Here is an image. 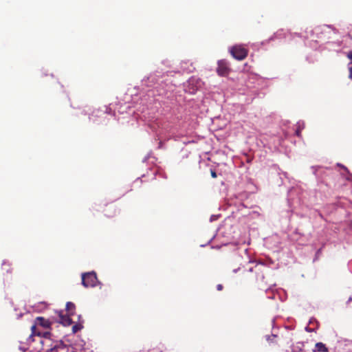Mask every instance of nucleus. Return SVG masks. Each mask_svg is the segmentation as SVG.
I'll return each mask as SVG.
<instances>
[{
  "label": "nucleus",
  "instance_id": "nucleus-15",
  "mask_svg": "<svg viewBox=\"0 0 352 352\" xmlns=\"http://www.w3.org/2000/svg\"><path fill=\"white\" fill-rule=\"evenodd\" d=\"M210 174H211L212 177H213V178H216L217 177V173L215 172L214 170L211 169Z\"/></svg>",
  "mask_w": 352,
  "mask_h": 352
},
{
  "label": "nucleus",
  "instance_id": "nucleus-13",
  "mask_svg": "<svg viewBox=\"0 0 352 352\" xmlns=\"http://www.w3.org/2000/svg\"><path fill=\"white\" fill-rule=\"evenodd\" d=\"M82 327H83V326L82 325V324H80V323L76 324L72 327V332L74 333H76L78 331L81 330L82 329Z\"/></svg>",
  "mask_w": 352,
  "mask_h": 352
},
{
  "label": "nucleus",
  "instance_id": "nucleus-12",
  "mask_svg": "<svg viewBox=\"0 0 352 352\" xmlns=\"http://www.w3.org/2000/svg\"><path fill=\"white\" fill-rule=\"evenodd\" d=\"M110 208L112 209L111 212H108L106 209L102 210V212L104 213V215L107 217H111L116 214V208L114 206H111Z\"/></svg>",
  "mask_w": 352,
  "mask_h": 352
},
{
  "label": "nucleus",
  "instance_id": "nucleus-18",
  "mask_svg": "<svg viewBox=\"0 0 352 352\" xmlns=\"http://www.w3.org/2000/svg\"><path fill=\"white\" fill-rule=\"evenodd\" d=\"M349 78L350 79H352V66H351V67H349Z\"/></svg>",
  "mask_w": 352,
  "mask_h": 352
},
{
  "label": "nucleus",
  "instance_id": "nucleus-4",
  "mask_svg": "<svg viewBox=\"0 0 352 352\" xmlns=\"http://www.w3.org/2000/svg\"><path fill=\"white\" fill-rule=\"evenodd\" d=\"M266 270V267L263 265H256L254 267L250 269V272H252L256 275V280L261 283V286L263 288L265 287L263 286V283H264L265 279V272L264 270Z\"/></svg>",
  "mask_w": 352,
  "mask_h": 352
},
{
  "label": "nucleus",
  "instance_id": "nucleus-16",
  "mask_svg": "<svg viewBox=\"0 0 352 352\" xmlns=\"http://www.w3.org/2000/svg\"><path fill=\"white\" fill-rule=\"evenodd\" d=\"M338 166L341 167L342 168H343L346 172L349 173L347 168L346 166H344V165H342L341 164H338Z\"/></svg>",
  "mask_w": 352,
  "mask_h": 352
},
{
  "label": "nucleus",
  "instance_id": "nucleus-3",
  "mask_svg": "<svg viewBox=\"0 0 352 352\" xmlns=\"http://www.w3.org/2000/svg\"><path fill=\"white\" fill-rule=\"evenodd\" d=\"M230 54L235 59L242 60L247 57L248 50L241 45H234L230 49Z\"/></svg>",
  "mask_w": 352,
  "mask_h": 352
},
{
  "label": "nucleus",
  "instance_id": "nucleus-20",
  "mask_svg": "<svg viewBox=\"0 0 352 352\" xmlns=\"http://www.w3.org/2000/svg\"><path fill=\"white\" fill-rule=\"evenodd\" d=\"M347 57L352 60V51H349L347 54Z\"/></svg>",
  "mask_w": 352,
  "mask_h": 352
},
{
  "label": "nucleus",
  "instance_id": "nucleus-6",
  "mask_svg": "<svg viewBox=\"0 0 352 352\" xmlns=\"http://www.w3.org/2000/svg\"><path fill=\"white\" fill-rule=\"evenodd\" d=\"M49 347L48 352H58L60 349H64L65 347V344L61 340L56 342L54 344L51 342Z\"/></svg>",
  "mask_w": 352,
  "mask_h": 352
},
{
  "label": "nucleus",
  "instance_id": "nucleus-23",
  "mask_svg": "<svg viewBox=\"0 0 352 352\" xmlns=\"http://www.w3.org/2000/svg\"><path fill=\"white\" fill-rule=\"evenodd\" d=\"M272 337L273 338H275L276 336L275 335H272Z\"/></svg>",
  "mask_w": 352,
  "mask_h": 352
},
{
  "label": "nucleus",
  "instance_id": "nucleus-10",
  "mask_svg": "<svg viewBox=\"0 0 352 352\" xmlns=\"http://www.w3.org/2000/svg\"><path fill=\"white\" fill-rule=\"evenodd\" d=\"M76 306L72 302H67L66 304V310L68 312L69 315L74 314V312L75 311Z\"/></svg>",
  "mask_w": 352,
  "mask_h": 352
},
{
  "label": "nucleus",
  "instance_id": "nucleus-1",
  "mask_svg": "<svg viewBox=\"0 0 352 352\" xmlns=\"http://www.w3.org/2000/svg\"><path fill=\"white\" fill-rule=\"evenodd\" d=\"M98 278L94 272H87L82 274V284L85 287H93L96 286Z\"/></svg>",
  "mask_w": 352,
  "mask_h": 352
},
{
  "label": "nucleus",
  "instance_id": "nucleus-5",
  "mask_svg": "<svg viewBox=\"0 0 352 352\" xmlns=\"http://www.w3.org/2000/svg\"><path fill=\"white\" fill-rule=\"evenodd\" d=\"M230 71V69L228 67V64L226 60H221L218 62L217 72L219 76H226L229 74Z\"/></svg>",
  "mask_w": 352,
  "mask_h": 352
},
{
  "label": "nucleus",
  "instance_id": "nucleus-17",
  "mask_svg": "<svg viewBox=\"0 0 352 352\" xmlns=\"http://www.w3.org/2000/svg\"><path fill=\"white\" fill-rule=\"evenodd\" d=\"M338 166L341 167L342 168H343L346 172L349 173L347 168L346 166H344V165H342L341 164H338Z\"/></svg>",
  "mask_w": 352,
  "mask_h": 352
},
{
  "label": "nucleus",
  "instance_id": "nucleus-9",
  "mask_svg": "<svg viewBox=\"0 0 352 352\" xmlns=\"http://www.w3.org/2000/svg\"><path fill=\"white\" fill-rule=\"evenodd\" d=\"M188 63L186 61H184L182 63V68L184 71H186V72L191 73L193 72L195 69V67L192 65V63H190V66H187Z\"/></svg>",
  "mask_w": 352,
  "mask_h": 352
},
{
  "label": "nucleus",
  "instance_id": "nucleus-22",
  "mask_svg": "<svg viewBox=\"0 0 352 352\" xmlns=\"http://www.w3.org/2000/svg\"><path fill=\"white\" fill-rule=\"evenodd\" d=\"M4 270H6L7 272H11V270L10 268L9 269L5 268Z\"/></svg>",
  "mask_w": 352,
  "mask_h": 352
},
{
  "label": "nucleus",
  "instance_id": "nucleus-21",
  "mask_svg": "<svg viewBox=\"0 0 352 352\" xmlns=\"http://www.w3.org/2000/svg\"><path fill=\"white\" fill-rule=\"evenodd\" d=\"M2 265L4 267H10L9 264L6 263V262H4Z\"/></svg>",
  "mask_w": 352,
  "mask_h": 352
},
{
  "label": "nucleus",
  "instance_id": "nucleus-14",
  "mask_svg": "<svg viewBox=\"0 0 352 352\" xmlns=\"http://www.w3.org/2000/svg\"><path fill=\"white\" fill-rule=\"evenodd\" d=\"M301 130L302 129H300V126L296 130L295 133L298 137H300L301 135Z\"/></svg>",
  "mask_w": 352,
  "mask_h": 352
},
{
  "label": "nucleus",
  "instance_id": "nucleus-7",
  "mask_svg": "<svg viewBox=\"0 0 352 352\" xmlns=\"http://www.w3.org/2000/svg\"><path fill=\"white\" fill-rule=\"evenodd\" d=\"M40 325L44 328H49L51 322L48 320L45 319L43 317H37L36 318V324L34 325Z\"/></svg>",
  "mask_w": 352,
  "mask_h": 352
},
{
  "label": "nucleus",
  "instance_id": "nucleus-8",
  "mask_svg": "<svg viewBox=\"0 0 352 352\" xmlns=\"http://www.w3.org/2000/svg\"><path fill=\"white\" fill-rule=\"evenodd\" d=\"M328 348L322 342H317L315 344L314 352H328Z\"/></svg>",
  "mask_w": 352,
  "mask_h": 352
},
{
  "label": "nucleus",
  "instance_id": "nucleus-11",
  "mask_svg": "<svg viewBox=\"0 0 352 352\" xmlns=\"http://www.w3.org/2000/svg\"><path fill=\"white\" fill-rule=\"evenodd\" d=\"M61 322L65 326H69L72 324V320L69 316H63L61 317Z\"/></svg>",
  "mask_w": 352,
  "mask_h": 352
},
{
  "label": "nucleus",
  "instance_id": "nucleus-19",
  "mask_svg": "<svg viewBox=\"0 0 352 352\" xmlns=\"http://www.w3.org/2000/svg\"><path fill=\"white\" fill-rule=\"evenodd\" d=\"M223 287L221 284H219L217 285V289L218 291H221L223 289Z\"/></svg>",
  "mask_w": 352,
  "mask_h": 352
},
{
  "label": "nucleus",
  "instance_id": "nucleus-2",
  "mask_svg": "<svg viewBox=\"0 0 352 352\" xmlns=\"http://www.w3.org/2000/svg\"><path fill=\"white\" fill-rule=\"evenodd\" d=\"M32 336H38L42 337L43 339L41 341V344L43 346L42 349H45V346H48L52 342L50 338L51 333L49 331L41 332L37 331L36 325H32L31 327Z\"/></svg>",
  "mask_w": 352,
  "mask_h": 352
}]
</instances>
